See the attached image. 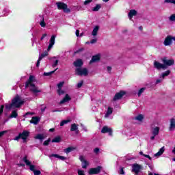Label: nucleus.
Segmentation results:
<instances>
[{
    "instance_id": "13d9d810",
    "label": "nucleus",
    "mask_w": 175,
    "mask_h": 175,
    "mask_svg": "<svg viewBox=\"0 0 175 175\" xmlns=\"http://www.w3.org/2000/svg\"><path fill=\"white\" fill-rule=\"evenodd\" d=\"M145 158H148V159H150V161H151V159H152V158H151V157H150V155L148 154H143Z\"/></svg>"
},
{
    "instance_id": "423d86ee",
    "label": "nucleus",
    "mask_w": 175,
    "mask_h": 175,
    "mask_svg": "<svg viewBox=\"0 0 175 175\" xmlns=\"http://www.w3.org/2000/svg\"><path fill=\"white\" fill-rule=\"evenodd\" d=\"M75 75H77V76H88V69L85 68L83 69L77 68L75 69Z\"/></svg>"
},
{
    "instance_id": "338daca9",
    "label": "nucleus",
    "mask_w": 175,
    "mask_h": 175,
    "mask_svg": "<svg viewBox=\"0 0 175 175\" xmlns=\"http://www.w3.org/2000/svg\"><path fill=\"white\" fill-rule=\"evenodd\" d=\"M60 111L59 110H58V109H55V110H53L52 111V113H58V112H59Z\"/></svg>"
},
{
    "instance_id": "393cba45",
    "label": "nucleus",
    "mask_w": 175,
    "mask_h": 175,
    "mask_svg": "<svg viewBox=\"0 0 175 175\" xmlns=\"http://www.w3.org/2000/svg\"><path fill=\"white\" fill-rule=\"evenodd\" d=\"M98 31H99V26L96 25L94 28V29H93V31L92 32V35L93 36H96L98 35Z\"/></svg>"
},
{
    "instance_id": "a878e982",
    "label": "nucleus",
    "mask_w": 175,
    "mask_h": 175,
    "mask_svg": "<svg viewBox=\"0 0 175 175\" xmlns=\"http://www.w3.org/2000/svg\"><path fill=\"white\" fill-rule=\"evenodd\" d=\"M79 129L76 123L72 124L70 127V132H75Z\"/></svg>"
},
{
    "instance_id": "39448f33",
    "label": "nucleus",
    "mask_w": 175,
    "mask_h": 175,
    "mask_svg": "<svg viewBox=\"0 0 175 175\" xmlns=\"http://www.w3.org/2000/svg\"><path fill=\"white\" fill-rule=\"evenodd\" d=\"M143 170V165L137 164V163L132 165V173H135V175H139L140 172Z\"/></svg>"
},
{
    "instance_id": "de8ad7c7",
    "label": "nucleus",
    "mask_w": 175,
    "mask_h": 175,
    "mask_svg": "<svg viewBox=\"0 0 175 175\" xmlns=\"http://www.w3.org/2000/svg\"><path fill=\"white\" fill-rule=\"evenodd\" d=\"M165 3H174L175 5V0H165Z\"/></svg>"
},
{
    "instance_id": "2f4dec72",
    "label": "nucleus",
    "mask_w": 175,
    "mask_h": 175,
    "mask_svg": "<svg viewBox=\"0 0 175 175\" xmlns=\"http://www.w3.org/2000/svg\"><path fill=\"white\" fill-rule=\"evenodd\" d=\"M72 120L68 119V120H64L60 122V126H64L66 124H68L69 122H71Z\"/></svg>"
},
{
    "instance_id": "2eb2a0df",
    "label": "nucleus",
    "mask_w": 175,
    "mask_h": 175,
    "mask_svg": "<svg viewBox=\"0 0 175 175\" xmlns=\"http://www.w3.org/2000/svg\"><path fill=\"white\" fill-rule=\"evenodd\" d=\"M154 67L156 68V69H163L165 70V65L159 63V62L154 61Z\"/></svg>"
},
{
    "instance_id": "412c9836",
    "label": "nucleus",
    "mask_w": 175,
    "mask_h": 175,
    "mask_svg": "<svg viewBox=\"0 0 175 175\" xmlns=\"http://www.w3.org/2000/svg\"><path fill=\"white\" fill-rule=\"evenodd\" d=\"M169 129L170 131H173V129H175V118L170 119V124Z\"/></svg>"
},
{
    "instance_id": "4468645a",
    "label": "nucleus",
    "mask_w": 175,
    "mask_h": 175,
    "mask_svg": "<svg viewBox=\"0 0 175 175\" xmlns=\"http://www.w3.org/2000/svg\"><path fill=\"white\" fill-rule=\"evenodd\" d=\"M84 62H83V59H77L75 62L72 63V65L75 66V68H81V66H83Z\"/></svg>"
},
{
    "instance_id": "bf43d9fd",
    "label": "nucleus",
    "mask_w": 175,
    "mask_h": 175,
    "mask_svg": "<svg viewBox=\"0 0 175 175\" xmlns=\"http://www.w3.org/2000/svg\"><path fill=\"white\" fill-rule=\"evenodd\" d=\"M59 159H61V161H65V159H66V157L64 156H59Z\"/></svg>"
},
{
    "instance_id": "f03ea898",
    "label": "nucleus",
    "mask_w": 175,
    "mask_h": 175,
    "mask_svg": "<svg viewBox=\"0 0 175 175\" xmlns=\"http://www.w3.org/2000/svg\"><path fill=\"white\" fill-rule=\"evenodd\" d=\"M33 81H35V76L30 75L29 79L25 83V88L27 89L28 87H32L33 88L30 89V91L31 92H33L34 94H38V92H42L41 90L36 89V85L33 83Z\"/></svg>"
},
{
    "instance_id": "052dcab7",
    "label": "nucleus",
    "mask_w": 175,
    "mask_h": 175,
    "mask_svg": "<svg viewBox=\"0 0 175 175\" xmlns=\"http://www.w3.org/2000/svg\"><path fill=\"white\" fill-rule=\"evenodd\" d=\"M75 33L76 36H80V30L77 29Z\"/></svg>"
},
{
    "instance_id": "c756f323",
    "label": "nucleus",
    "mask_w": 175,
    "mask_h": 175,
    "mask_svg": "<svg viewBox=\"0 0 175 175\" xmlns=\"http://www.w3.org/2000/svg\"><path fill=\"white\" fill-rule=\"evenodd\" d=\"M62 138L60 136H57L55 137L53 139H52V143H59L61 142Z\"/></svg>"
},
{
    "instance_id": "79ce46f5",
    "label": "nucleus",
    "mask_w": 175,
    "mask_h": 175,
    "mask_svg": "<svg viewBox=\"0 0 175 175\" xmlns=\"http://www.w3.org/2000/svg\"><path fill=\"white\" fill-rule=\"evenodd\" d=\"M40 25L42 27V28L46 27V22H44V18H43L42 21L40 23Z\"/></svg>"
},
{
    "instance_id": "603ef678",
    "label": "nucleus",
    "mask_w": 175,
    "mask_h": 175,
    "mask_svg": "<svg viewBox=\"0 0 175 175\" xmlns=\"http://www.w3.org/2000/svg\"><path fill=\"white\" fill-rule=\"evenodd\" d=\"M5 133H8V131H3L0 132V137H2Z\"/></svg>"
},
{
    "instance_id": "4d7b16f0",
    "label": "nucleus",
    "mask_w": 175,
    "mask_h": 175,
    "mask_svg": "<svg viewBox=\"0 0 175 175\" xmlns=\"http://www.w3.org/2000/svg\"><path fill=\"white\" fill-rule=\"evenodd\" d=\"M96 41H97L96 38H94V39L91 40L90 43L92 44H94V43H96Z\"/></svg>"
},
{
    "instance_id": "ddd939ff",
    "label": "nucleus",
    "mask_w": 175,
    "mask_h": 175,
    "mask_svg": "<svg viewBox=\"0 0 175 175\" xmlns=\"http://www.w3.org/2000/svg\"><path fill=\"white\" fill-rule=\"evenodd\" d=\"M99 61H100V55L97 54L92 57L90 64H94V62H99Z\"/></svg>"
},
{
    "instance_id": "69168bd1",
    "label": "nucleus",
    "mask_w": 175,
    "mask_h": 175,
    "mask_svg": "<svg viewBox=\"0 0 175 175\" xmlns=\"http://www.w3.org/2000/svg\"><path fill=\"white\" fill-rule=\"evenodd\" d=\"M162 81V80H161V79H157V81H156V84H159V83H161Z\"/></svg>"
},
{
    "instance_id": "473e14b6",
    "label": "nucleus",
    "mask_w": 175,
    "mask_h": 175,
    "mask_svg": "<svg viewBox=\"0 0 175 175\" xmlns=\"http://www.w3.org/2000/svg\"><path fill=\"white\" fill-rule=\"evenodd\" d=\"M35 139L38 140H43L44 139V135H43V134H37Z\"/></svg>"
},
{
    "instance_id": "9b49d317",
    "label": "nucleus",
    "mask_w": 175,
    "mask_h": 175,
    "mask_svg": "<svg viewBox=\"0 0 175 175\" xmlns=\"http://www.w3.org/2000/svg\"><path fill=\"white\" fill-rule=\"evenodd\" d=\"M48 55H49V52L45 51L43 53H42L39 56L38 59L37 63H36L37 68H39V66H40V61L42 60V59L44 58V57H47Z\"/></svg>"
},
{
    "instance_id": "cd10ccee",
    "label": "nucleus",
    "mask_w": 175,
    "mask_h": 175,
    "mask_svg": "<svg viewBox=\"0 0 175 175\" xmlns=\"http://www.w3.org/2000/svg\"><path fill=\"white\" fill-rule=\"evenodd\" d=\"M102 8L101 4H96L94 8L92 9V12H99V10H100Z\"/></svg>"
},
{
    "instance_id": "680f3d73",
    "label": "nucleus",
    "mask_w": 175,
    "mask_h": 175,
    "mask_svg": "<svg viewBox=\"0 0 175 175\" xmlns=\"http://www.w3.org/2000/svg\"><path fill=\"white\" fill-rule=\"evenodd\" d=\"M94 152H95V154H98V152H99V148H96L94 149Z\"/></svg>"
},
{
    "instance_id": "37998d69",
    "label": "nucleus",
    "mask_w": 175,
    "mask_h": 175,
    "mask_svg": "<svg viewBox=\"0 0 175 175\" xmlns=\"http://www.w3.org/2000/svg\"><path fill=\"white\" fill-rule=\"evenodd\" d=\"M83 84H84V81H81L80 83H78L77 85V88H81V87H83Z\"/></svg>"
},
{
    "instance_id": "a19ab883",
    "label": "nucleus",
    "mask_w": 175,
    "mask_h": 175,
    "mask_svg": "<svg viewBox=\"0 0 175 175\" xmlns=\"http://www.w3.org/2000/svg\"><path fill=\"white\" fill-rule=\"evenodd\" d=\"M3 109H5V105H2L0 107V117L3 114Z\"/></svg>"
},
{
    "instance_id": "09e8293b",
    "label": "nucleus",
    "mask_w": 175,
    "mask_h": 175,
    "mask_svg": "<svg viewBox=\"0 0 175 175\" xmlns=\"http://www.w3.org/2000/svg\"><path fill=\"white\" fill-rule=\"evenodd\" d=\"M62 85H64V82H60L57 84L58 90H62Z\"/></svg>"
},
{
    "instance_id": "e2e57ef3",
    "label": "nucleus",
    "mask_w": 175,
    "mask_h": 175,
    "mask_svg": "<svg viewBox=\"0 0 175 175\" xmlns=\"http://www.w3.org/2000/svg\"><path fill=\"white\" fill-rule=\"evenodd\" d=\"M46 36H47V34L44 33V34L42 35V36L41 37L40 40H43V39H44V38H46Z\"/></svg>"
},
{
    "instance_id": "774afa93",
    "label": "nucleus",
    "mask_w": 175,
    "mask_h": 175,
    "mask_svg": "<svg viewBox=\"0 0 175 175\" xmlns=\"http://www.w3.org/2000/svg\"><path fill=\"white\" fill-rule=\"evenodd\" d=\"M30 114L32 115V113H31V112H27V113H26L25 114V117L26 116H29V115H30Z\"/></svg>"
},
{
    "instance_id": "9d476101",
    "label": "nucleus",
    "mask_w": 175,
    "mask_h": 175,
    "mask_svg": "<svg viewBox=\"0 0 175 175\" xmlns=\"http://www.w3.org/2000/svg\"><path fill=\"white\" fill-rule=\"evenodd\" d=\"M101 133H108L109 136H113V129L107 126H104L101 129Z\"/></svg>"
},
{
    "instance_id": "4c0bfd02",
    "label": "nucleus",
    "mask_w": 175,
    "mask_h": 175,
    "mask_svg": "<svg viewBox=\"0 0 175 175\" xmlns=\"http://www.w3.org/2000/svg\"><path fill=\"white\" fill-rule=\"evenodd\" d=\"M144 91H146V88H141L138 92V96H140L142 95V94H143V92H144Z\"/></svg>"
},
{
    "instance_id": "49530a36",
    "label": "nucleus",
    "mask_w": 175,
    "mask_h": 175,
    "mask_svg": "<svg viewBox=\"0 0 175 175\" xmlns=\"http://www.w3.org/2000/svg\"><path fill=\"white\" fill-rule=\"evenodd\" d=\"M81 51H84V48H80L74 52L75 54H79V53H81Z\"/></svg>"
},
{
    "instance_id": "3c124183",
    "label": "nucleus",
    "mask_w": 175,
    "mask_h": 175,
    "mask_svg": "<svg viewBox=\"0 0 175 175\" xmlns=\"http://www.w3.org/2000/svg\"><path fill=\"white\" fill-rule=\"evenodd\" d=\"M53 45H54V44L49 43L48 48H47V51H50V50H51V48L53 47Z\"/></svg>"
},
{
    "instance_id": "7c9ffc66",
    "label": "nucleus",
    "mask_w": 175,
    "mask_h": 175,
    "mask_svg": "<svg viewBox=\"0 0 175 175\" xmlns=\"http://www.w3.org/2000/svg\"><path fill=\"white\" fill-rule=\"evenodd\" d=\"M135 120H137V121L142 122L143 120H144V116L142 114H139L135 118Z\"/></svg>"
},
{
    "instance_id": "8fccbe9b",
    "label": "nucleus",
    "mask_w": 175,
    "mask_h": 175,
    "mask_svg": "<svg viewBox=\"0 0 175 175\" xmlns=\"http://www.w3.org/2000/svg\"><path fill=\"white\" fill-rule=\"evenodd\" d=\"M78 175H85V174L84 173V170H78Z\"/></svg>"
},
{
    "instance_id": "5701e85b",
    "label": "nucleus",
    "mask_w": 175,
    "mask_h": 175,
    "mask_svg": "<svg viewBox=\"0 0 175 175\" xmlns=\"http://www.w3.org/2000/svg\"><path fill=\"white\" fill-rule=\"evenodd\" d=\"M163 152H165V146H163L162 148H161L159 152L154 154V157H161V155H162Z\"/></svg>"
},
{
    "instance_id": "6ab92c4d",
    "label": "nucleus",
    "mask_w": 175,
    "mask_h": 175,
    "mask_svg": "<svg viewBox=\"0 0 175 175\" xmlns=\"http://www.w3.org/2000/svg\"><path fill=\"white\" fill-rule=\"evenodd\" d=\"M137 14V11L136 10H131L129 12L128 17L131 20L133 18V16H136Z\"/></svg>"
},
{
    "instance_id": "c9c22d12",
    "label": "nucleus",
    "mask_w": 175,
    "mask_h": 175,
    "mask_svg": "<svg viewBox=\"0 0 175 175\" xmlns=\"http://www.w3.org/2000/svg\"><path fill=\"white\" fill-rule=\"evenodd\" d=\"M169 75H170V70H169L165 71V72H163V74H162L163 79L166 77V76H169Z\"/></svg>"
},
{
    "instance_id": "0eeeda50",
    "label": "nucleus",
    "mask_w": 175,
    "mask_h": 175,
    "mask_svg": "<svg viewBox=\"0 0 175 175\" xmlns=\"http://www.w3.org/2000/svg\"><path fill=\"white\" fill-rule=\"evenodd\" d=\"M163 64L165 65V69L167 68V66H172L174 65V59H167V57H164L161 59Z\"/></svg>"
},
{
    "instance_id": "a18cd8bd",
    "label": "nucleus",
    "mask_w": 175,
    "mask_h": 175,
    "mask_svg": "<svg viewBox=\"0 0 175 175\" xmlns=\"http://www.w3.org/2000/svg\"><path fill=\"white\" fill-rule=\"evenodd\" d=\"M170 21H175V14H172L169 18Z\"/></svg>"
},
{
    "instance_id": "0e129e2a",
    "label": "nucleus",
    "mask_w": 175,
    "mask_h": 175,
    "mask_svg": "<svg viewBox=\"0 0 175 175\" xmlns=\"http://www.w3.org/2000/svg\"><path fill=\"white\" fill-rule=\"evenodd\" d=\"M107 72H111V66H107Z\"/></svg>"
},
{
    "instance_id": "6e6d98bb",
    "label": "nucleus",
    "mask_w": 175,
    "mask_h": 175,
    "mask_svg": "<svg viewBox=\"0 0 175 175\" xmlns=\"http://www.w3.org/2000/svg\"><path fill=\"white\" fill-rule=\"evenodd\" d=\"M51 157H54V158H58L59 159V155L57 154H52Z\"/></svg>"
},
{
    "instance_id": "c85d7f7f",
    "label": "nucleus",
    "mask_w": 175,
    "mask_h": 175,
    "mask_svg": "<svg viewBox=\"0 0 175 175\" xmlns=\"http://www.w3.org/2000/svg\"><path fill=\"white\" fill-rule=\"evenodd\" d=\"M75 150H76V148L74 147H68L64 149V152L66 154H69V152H72V151H75Z\"/></svg>"
},
{
    "instance_id": "dca6fc26",
    "label": "nucleus",
    "mask_w": 175,
    "mask_h": 175,
    "mask_svg": "<svg viewBox=\"0 0 175 175\" xmlns=\"http://www.w3.org/2000/svg\"><path fill=\"white\" fill-rule=\"evenodd\" d=\"M79 160L82 163H84V165H82L83 169H87V167L88 166V161L87 160L84 159V156H80Z\"/></svg>"
},
{
    "instance_id": "20e7f679",
    "label": "nucleus",
    "mask_w": 175,
    "mask_h": 175,
    "mask_svg": "<svg viewBox=\"0 0 175 175\" xmlns=\"http://www.w3.org/2000/svg\"><path fill=\"white\" fill-rule=\"evenodd\" d=\"M56 5L59 10H63L64 13H70V10L68 8V5L64 2H57Z\"/></svg>"
},
{
    "instance_id": "f704fd0d",
    "label": "nucleus",
    "mask_w": 175,
    "mask_h": 175,
    "mask_svg": "<svg viewBox=\"0 0 175 175\" xmlns=\"http://www.w3.org/2000/svg\"><path fill=\"white\" fill-rule=\"evenodd\" d=\"M50 43L52 44H55V35H53L51 37Z\"/></svg>"
},
{
    "instance_id": "bb28decb",
    "label": "nucleus",
    "mask_w": 175,
    "mask_h": 175,
    "mask_svg": "<svg viewBox=\"0 0 175 175\" xmlns=\"http://www.w3.org/2000/svg\"><path fill=\"white\" fill-rule=\"evenodd\" d=\"M18 113H17L16 110L12 111V113L10 115V118H17Z\"/></svg>"
},
{
    "instance_id": "e433bc0d",
    "label": "nucleus",
    "mask_w": 175,
    "mask_h": 175,
    "mask_svg": "<svg viewBox=\"0 0 175 175\" xmlns=\"http://www.w3.org/2000/svg\"><path fill=\"white\" fill-rule=\"evenodd\" d=\"M113 113V108L109 107L107 111V114H108V116H110V114Z\"/></svg>"
},
{
    "instance_id": "ea45409f",
    "label": "nucleus",
    "mask_w": 175,
    "mask_h": 175,
    "mask_svg": "<svg viewBox=\"0 0 175 175\" xmlns=\"http://www.w3.org/2000/svg\"><path fill=\"white\" fill-rule=\"evenodd\" d=\"M58 95H64L65 94V91L62 90V89L57 90Z\"/></svg>"
},
{
    "instance_id": "864d4df0",
    "label": "nucleus",
    "mask_w": 175,
    "mask_h": 175,
    "mask_svg": "<svg viewBox=\"0 0 175 175\" xmlns=\"http://www.w3.org/2000/svg\"><path fill=\"white\" fill-rule=\"evenodd\" d=\"M58 65V59H56L54 62V64L52 65L53 68H55Z\"/></svg>"
},
{
    "instance_id": "5fc2aeb1",
    "label": "nucleus",
    "mask_w": 175,
    "mask_h": 175,
    "mask_svg": "<svg viewBox=\"0 0 175 175\" xmlns=\"http://www.w3.org/2000/svg\"><path fill=\"white\" fill-rule=\"evenodd\" d=\"M119 173H120V174H122V175L125 174V172L124 171V167H122V168L120 169Z\"/></svg>"
},
{
    "instance_id": "f3484780",
    "label": "nucleus",
    "mask_w": 175,
    "mask_h": 175,
    "mask_svg": "<svg viewBox=\"0 0 175 175\" xmlns=\"http://www.w3.org/2000/svg\"><path fill=\"white\" fill-rule=\"evenodd\" d=\"M69 100H72V98L69 94H66L64 98L60 101V105H64V103H66V102H69Z\"/></svg>"
},
{
    "instance_id": "72a5a7b5",
    "label": "nucleus",
    "mask_w": 175,
    "mask_h": 175,
    "mask_svg": "<svg viewBox=\"0 0 175 175\" xmlns=\"http://www.w3.org/2000/svg\"><path fill=\"white\" fill-rule=\"evenodd\" d=\"M57 69L58 68H56L55 70L51 71L49 72H44V76H51V75H53V73H55V72L57 71Z\"/></svg>"
},
{
    "instance_id": "c03bdc74",
    "label": "nucleus",
    "mask_w": 175,
    "mask_h": 175,
    "mask_svg": "<svg viewBox=\"0 0 175 175\" xmlns=\"http://www.w3.org/2000/svg\"><path fill=\"white\" fill-rule=\"evenodd\" d=\"M91 2H92V0H85L83 2V5H84V6H87V5H90V3H91Z\"/></svg>"
},
{
    "instance_id": "7ed1b4c3",
    "label": "nucleus",
    "mask_w": 175,
    "mask_h": 175,
    "mask_svg": "<svg viewBox=\"0 0 175 175\" xmlns=\"http://www.w3.org/2000/svg\"><path fill=\"white\" fill-rule=\"evenodd\" d=\"M29 137V131L24 130L22 133H20L18 135L14 138V140L18 141L22 139L24 142H27V139Z\"/></svg>"
},
{
    "instance_id": "aec40b11",
    "label": "nucleus",
    "mask_w": 175,
    "mask_h": 175,
    "mask_svg": "<svg viewBox=\"0 0 175 175\" xmlns=\"http://www.w3.org/2000/svg\"><path fill=\"white\" fill-rule=\"evenodd\" d=\"M23 161L25 162V165H27V166L29 167V170H31V166H35V165H32V162H31V161H29V160H28L27 156H25L23 158Z\"/></svg>"
},
{
    "instance_id": "1a4fd4ad",
    "label": "nucleus",
    "mask_w": 175,
    "mask_h": 175,
    "mask_svg": "<svg viewBox=\"0 0 175 175\" xmlns=\"http://www.w3.org/2000/svg\"><path fill=\"white\" fill-rule=\"evenodd\" d=\"M100 170H102V167L98 166L97 167L90 168L88 173L90 175L99 174V173H100Z\"/></svg>"
},
{
    "instance_id": "58836bf2",
    "label": "nucleus",
    "mask_w": 175,
    "mask_h": 175,
    "mask_svg": "<svg viewBox=\"0 0 175 175\" xmlns=\"http://www.w3.org/2000/svg\"><path fill=\"white\" fill-rule=\"evenodd\" d=\"M50 142H51V138H49L47 140L44 141L43 146H49V144H50Z\"/></svg>"
},
{
    "instance_id": "4be33fe9",
    "label": "nucleus",
    "mask_w": 175,
    "mask_h": 175,
    "mask_svg": "<svg viewBox=\"0 0 175 175\" xmlns=\"http://www.w3.org/2000/svg\"><path fill=\"white\" fill-rule=\"evenodd\" d=\"M36 166H31V172H33V173H34V175H40L42 174V172H40V170H36Z\"/></svg>"
},
{
    "instance_id": "f8f14e48",
    "label": "nucleus",
    "mask_w": 175,
    "mask_h": 175,
    "mask_svg": "<svg viewBox=\"0 0 175 175\" xmlns=\"http://www.w3.org/2000/svg\"><path fill=\"white\" fill-rule=\"evenodd\" d=\"M172 43H173L172 36L170 35L167 36L163 42L164 46H170Z\"/></svg>"
},
{
    "instance_id": "f257e3e1",
    "label": "nucleus",
    "mask_w": 175,
    "mask_h": 175,
    "mask_svg": "<svg viewBox=\"0 0 175 175\" xmlns=\"http://www.w3.org/2000/svg\"><path fill=\"white\" fill-rule=\"evenodd\" d=\"M24 103H25V101L24 100H21V96L16 94L12 100V103L10 105H5V109L7 110H12V109H20Z\"/></svg>"
},
{
    "instance_id": "6e6552de",
    "label": "nucleus",
    "mask_w": 175,
    "mask_h": 175,
    "mask_svg": "<svg viewBox=\"0 0 175 175\" xmlns=\"http://www.w3.org/2000/svg\"><path fill=\"white\" fill-rule=\"evenodd\" d=\"M124 95H126V92L124 90L120 91L119 92L116 93L113 98V102H116V100H120V99H122Z\"/></svg>"
},
{
    "instance_id": "a211bd4d",
    "label": "nucleus",
    "mask_w": 175,
    "mask_h": 175,
    "mask_svg": "<svg viewBox=\"0 0 175 175\" xmlns=\"http://www.w3.org/2000/svg\"><path fill=\"white\" fill-rule=\"evenodd\" d=\"M40 121V118L37 116H33L30 120V124H34V125H38Z\"/></svg>"
},
{
    "instance_id": "b1692460",
    "label": "nucleus",
    "mask_w": 175,
    "mask_h": 175,
    "mask_svg": "<svg viewBox=\"0 0 175 175\" xmlns=\"http://www.w3.org/2000/svg\"><path fill=\"white\" fill-rule=\"evenodd\" d=\"M152 133L154 136H158L159 135V127L156 126L152 129Z\"/></svg>"
}]
</instances>
